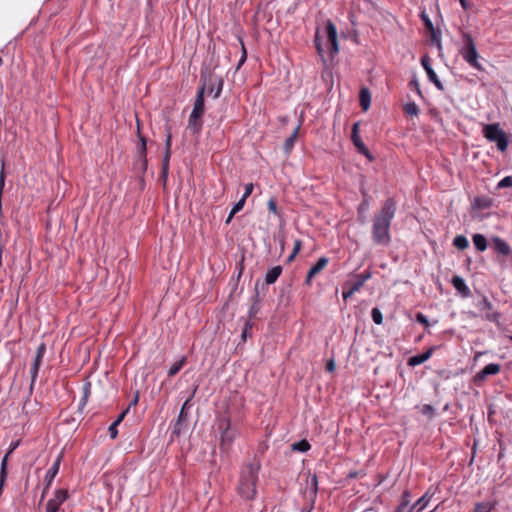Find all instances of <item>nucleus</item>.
<instances>
[{"mask_svg": "<svg viewBox=\"0 0 512 512\" xmlns=\"http://www.w3.org/2000/svg\"><path fill=\"white\" fill-rule=\"evenodd\" d=\"M397 204L393 198L384 201L372 221V240L375 244L388 246L391 242L390 227L395 217Z\"/></svg>", "mask_w": 512, "mask_h": 512, "instance_id": "1", "label": "nucleus"}, {"mask_svg": "<svg viewBox=\"0 0 512 512\" xmlns=\"http://www.w3.org/2000/svg\"><path fill=\"white\" fill-rule=\"evenodd\" d=\"M201 86L198 88L194 101L192 112L188 120V129L194 134H199L202 129V116L205 111L204 95L207 90L208 83L212 82V73L208 68L202 69L200 73Z\"/></svg>", "mask_w": 512, "mask_h": 512, "instance_id": "2", "label": "nucleus"}, {"mask_svg": "<svg viewBox=\"0 0 512 512\" xmlns=\"http://www.w3.org/2000/svg\"><path fill=\"white\" fill-rule=\"evenodd\" d=\"M259 468V465L256 463H249L241 472L238 492L247 500L253 499L256 495Z\"/></svg>", "mask_w": 512, "mask_h": 512, "instance_id": "3", "label": "nucleus"}, {"mask_svg": "<svg viewBox=\"0 0 512 512\" xmlns=\"http://www.w3.org/2000/svg\"><path fill=\"white\" fill-rule=\"evenodd\" d=\"M217 426L220 430V449L227 452L239 435V430L235 426H232L230 417L226 415H222L218 418Z\"/></svg>", "mask_w": 512, "mask_h": 512, "instance_id": "4", "label": "nucleus"}, {"mask_svg": "<svg viewBox=\"0 0 512 512\" xmlns=\"http://www.w3.org/2000/svg\"><path fill=\"white\" fill-rule=\"evenodd\" d=\"M462 58L474 69L483 71L484 68L479 62V54L477 52L474 39L469 33L462 34V46L459 50Z\"/></svg>", "mask_w": 512, "mask_h": 512, "instance_id": "5", "label": "nucleus"}, {"mask_svg": "<svg viewBox=\"0 0 512 512\" xmlns=\"http://www.w3.org/2000/svg\"><path fill=\"white\" fill-rule=\"evenodd\" d=\"M483 136L490 142L496 143L497 149L504 152L508 147V138L506 133L500 128L498 123L486 124L482 130Z\"/></svg>", "mask_w": 512, "mask_h": 512, "instance_id": "6", "label": "nucleus"}, {"mask_svg": "<svg viewBox=\"0 0 512 512\" xmlns=\"http://www.w3.org/2000/svg\"><path fill=\"white\" fill-rule=\"evenodd\" d=\"M198 389V386H196L191 395L186 399V401L183 403L180 413L178 415V418L173 426L172 429V436H179L187 427V420H188V413L187 410L191 408L192 404L191 401Z\"/></svg>", "mask_w": 512, "mask_h": 512, "instance_id": "7", "label": "nucleus"}, {"mask_svg": "<svg viewBox=\"0 0 512 512\" xmlns=\"http://www.w3.org/2000/svg\"><path fill=\"white\" fill-rule=\"evenodd\" d=\"M171 144H172V134L170 127H166V139H165V152L162 159V169H161V179L165 183L168 177L169 172V162L171 157Z\"/></svg>", "mask_w": 512, "mask_h": 512, "instance_id": "8", "label": "nucleus"}, {"mask_svg": "<svg viewBox=\"0 0 512 512\" xmlns=\"http://www.w3.org/2000/svg\"><path fill=\"white\" fill-rule=\"evenodd\" d=\"M476 307L480 312L484 314L482 317L490 322H498L500 314L498 312L493 311L492 303L487 299V297L482 296L476 303Z\"/></svg>", "mask_w": 512, "mask_h": 512, "instance_id": "9", "label": "nucleus"}, {"mask_svg": "<svg viewBox=\"0 0 512 512\" xmlns=\"http://www.w3.org/2000/svg\"><path fill=\"white\" fill-rule=\"evenodd\" d=\"M45 353H46V345L44 343H41L37 347V350H36V353L34 356V360H33V363H32L31 369H30V374H31L30 389L31 390L33 389V386L36 382V379H37V376L39 373V369L41 367Z\"/></svg>", "mask_w": 512, "mask_h": 512, "instance_id": "10", "label": "nucleus"}, {"mask_svg": "<svg viewBox=\"0 0 512 512\" xmlns=\"http://www.w3.org/2000/svg\"><path fill=\"white\" fill-rule=\"evenodd\" d=\"M326 37L330 44L329 53L333 58L339 52V43L337 38V29L335 24L331 20L326 22Z\"/></svg>", "mask_w": 512, "mask_h": 512, "instance_id": "11", "label": "nucleus"}, {"mask_svg": "<svg viewBox=\"0 0 512 512\" xmlns=\"http://www.w3.org/2000/svg\"><path fill=\"white\" fill-rule=\"evenodd\" d=\"M351 140L354 144V146L357 148V151L364 155L366 158H368L370 161L373 160V156L362 141L360 135H359V123L356 122L353 124L352 127V133H351Z\"/></svg>", "mask_w": 512, "mask_h": 512, "instance_id": "12", "label": "nucleus"}, {"mask_svg": "<svg viewBox=\"0 0 512 512\" xmlns=\"http://www.w3.org/2000/svg\"><path fill=\"white\" fill-rule=\"evenodd\" d=\"M421 65L424 68V70L426 71L429 80L436 86L437 89H439L440 91H443L444 86H443L442 82L439 80L435 71L433 70V68L431 66V59L429 58L428 55H424L421 58Z\"/></svg>", "mask_w": 512, "mask_h": 512, "instance_id": "13", "label": "nucleus"}, {"mask_svg": "<svg viewBox=\"0 0 512 512\" xmlns=\"http://www.w3.org/2000/svg\"><path fill=\"white\" fill-rule=\"evenodd\" d=\"M67 497L68 494L66 490H56L54 497L46 504V512H58L60 506L66 501Z\"/></svg>", "mask_w": 512, "mask_h": 512, "instance_id": "14", "label": "nucleus"}, {"mask_svg": "<svg viewBox=\"0 0 512 512\" xmlns=\"http://www.w3.org/2000/svg\"><path fill=\"white\" fill-rule=\"evenodd\" d=\"M61 459H62V456L59 455L57 457V459L54 461V463L52 464V466L46 472V475L44 477V489H43L42 497H44L45 493L49 490L54 478L58 474L59 469H60Z\"/></svg>", "mask_w": 512, "mask_h": 512, "instance_id": "15", "label": "nucleus"}, {"mask_svg": "<svg viewBox=\"0 0 512 512\" xmlns=\"http://www.w3.org/2000/svg\"><path fill=\"white\" fill-rule=\"evenodd\" d=\"M491 241H492L493 249L497 254L505 256V257H508L512 254L511 246L508 244L507 241H505L501 237L493 236Z\"/></svg>", "mask_w": 512, "mask_h": 512, "instance_id": "16", "label": "nucleus"}, {"mask_svg": "<svg viewBox=\"0 0 512 512\" xmlns=\"http://www.w3.org/2000/svg\"><path fill=\"white\" fill-rule=\"evenodd\" d=\"M501 366L497 363H490L480 370L474 377V382H483L488 376L496 375L500 372Z\"/></svg>", "mask_w": 512, "mask_h": 512, "instance_id": "17", "label": "nucleus"}, {"mask_svg": "<svg viewBox=\"0 0 512 512\" xmlns=\"http://www.w3.org/2000/svg\"><path fill=\"white\" fill-rule=\"evenodd\" d=\"M421 18L424 22L425 28L430 32L431 42L436 44L437 47L440 49L441 48V33H440V31L436 30L434 28L432 21L425 13H422Z\"/></svg>", "mask_w": 512, "mask_h": 512, "instance_id": "18", "label": "nucleus"}, {"mask_svg": "<svg viewBox=\"0 0 512 512\" xmlns=\"http://www.w3.org/2000/svg\"><path fill=\"white\" fill-rule=\"evenodd\" d=\"M329 259L327 257H320L316 264H314L308 271L305 284L310 286L312 283V279L320 273L328 264Z\"/></svg>", "mask_w": 512, "mask_h": 512, "instance_id": "19", "label": "nucleus"}, {"mask_svg": "<svg viewBox=\"0 0 512 512\" xmlns=\"http://www.w3.org/2000/svg\"><path fill=\"white\" fill-rule=\"evenodd\" d=\"M434 492L431 489H428L411 507L409 512H421L426 508L431 498L433 497Z\"/></svg>", "mask_w": 512, "mask_h": 512, "instance_id": "20", "label": "nucleus"}, {"mask_svg": "<svg viewBox=\"0 0 512 512\" xmlns=\"http://www.w3.org/2000/svg\"><path fill=\"white\" fill-rule=\"evenodd\" d=\"M453 287L461 294L462 297H469L471 294L470 288L465 283V280L458 275H455L451 279Z\"/></svg>", "mask_w": 512, "mask_h": 512, "instance_id": "21", "label": "nucleus"}, {"mask_svg": "<svg viewBox=\"0 0 512 512\" xmlns=\"http://www.w3.org/2000/svg\"><path fill=\"white\" fill-rule=\"evenodd\" d=\"M434 350H435V347H430L424 353L410 357L407 361L408 366L415 367V366H418V365L426 362L428 359L431 358Z\"/></svg>", "mask_w": 512, "mask_h": 512, "instance_id": "22", "label": "nucleus"}, {"mask_svg": "<svg viewBox=\"0 0 512 512\" xmlns=\"http://www.w3.org/2000/svg\"><path fill=\"white\" fill-rule=\"evenodd\" d=\"M207 89L210 93H214V98H219L223 89V80L221 77L214 78L212 75V82L208 83Z\"/></svg>", "mask_w": 512, "mask_h": 512, "instance_id": "23", "label": "nucleus"}, {"mask_svg": "<svg viewBox=\"0 0 512 512\" xmlns=\"http://www.w3.org/2000/svg\"><path fill=\"white\" fill-rule=\"evenodd\" d=\"M282 273V267L280 265L274 266L269 269L265 275V284L270 285L277 281Z\"/></svg>", "mask_w": 512, "mask_h": 512, "instance_id": "24", "label": "nucleus"}, {"mask_svg": "<svg viewBox=\"0 0 512 512\" xmlns=\"http://www.w3.org/2000/svg\"><path fill=\"white\" fill-rule=\"evenodd\" d=\"M138 137L140 140V147L138 149L139 158L143 162V168L146 169L147 167V158H146V152H147V142L146 138L140 134V128L138 127Z\"/></svg>", "mask_w": 512, "mask_h": 512, "instance_id": "25", "label": "nucleus"}, {"mask_svg": "<svg viewBox=\"0 0 512 512\" xmlns=\"http://www.w3.org/2000/svg\"><path fill=\"white\" fill-rule=\"evenodd\" d=\"M472 241L475 246V248L479 252H484L487 249L488 242L486 237L483 234L476 233L472 236Z\"/></svg>", "mask_w": 512, "mask_h": 512, "instance_id": "26", "label": "nucleus"}, {"mask_svg": "<svg viewBox=\"0 0 512 512\" xmlns=\"http://www.w3.org/2000/svg\"><path fill=\"white\" fill-rule=\"evenodd\" d=\"M299 128L300 126L298 125L293 133L285 140V143H284V151L285 153L288 155L290 154V152L292 151L293 147H294V144H295V141H296V138L298 136V132H299Z\"/></svg>", "mask_w": 512, "mask_h": 512, "instance_id": "27", "label": "nucleus"}, {"mask_svg": "<svg viewBox=\"0 0 512 512\" xmlns=\"http://www.w3.org/2000/svg\"><path fill=\"white\" fill-rule=\"evenodd\" d=\"M493 204L491 198L487 196L476 197L474 199V207L477 209H489Z\"/></svg>", "mask_w": 512, "mask_h": 512, "instance_id": "28", "label": "nucleus"}, {"mask_svg": "<svg viewBox=\"0 0 512 512\" xmlns=\"http://www.w3.org/2000/svg\"><path fill=\"white\" fill-rule=\"evenodd\" d=\"M359 100H360V105H361L362 109L364 111L368 110V108L370 107V103H371V96H370V92L367 88L361 89L360 95H359Z\"/></svg>", "mask_w": 512, "mask_h": 512, "instance_id": "29", "label": "nucleus"}, {"mask_svg": "<svg viewBox=\"0 0 512 512\" xmlns=\"http://www.w3.org/2000/svg\"><path fill=\"white\" fill-rule=\"evenodd\" d=\"M258 285H259V281H257L256 285H255L254 303L252 304V306L249 309V318L250 319L254 318L257 315V313L259 312V309H260L259 306H258V303H259Z\"/></svg>", "mask_w": 512, "mask_h": 512, "instance_id": "30", "label": "nucleus"}, {"mask_svg": "<svg viewBox=\"0 0 512 512\" xmlns=\"http://www.w3.org/2000/svg\"><path fill=\"white\" fill-rule=\"evenodd\" d=\"M453 245L459 250H465L469 246V241L464 235H457L453 239Z\"/></svg>", "mask_w": 512, "mask_h": 512, "instance_id": "31", "label": "nucleus"}, {"mask_svg": "<svg viewBox=\"0 0 512 512\" xmlns=\"http://www.w3.org/2000/svg\"><path fill=\"white\" fill-rule=\"evenodd\" d=\"M186 363V358L182 357L180 360L176 361L168 370V376L173 377L175 376L184 366Z\"/></svg>", "mask_w": 512, "mask_h": 512, "instance_id": "32", "label": "nucleus"}, {"mask_svg": "<svg viewBox=\"0 0 512 512\" xmlns=\"http://www.w3.org/2000/svg\"><path fill=\"white\" fill-rule=\"evenodd\" d=\"M314 43H315V48L317 50L318 55L320 56L321 60L325 64L326 60H325V56H324V48L322 46V42H321V39H320V34H319V30L318 29H317L316 34H315Z\"/></svg>", "mask_w": 512, "mask_h": 512, "instance_id": "33", "label": "nucleus"}, {"mask_svg": "<svg viewBox=\"0 0 512 512\" xmlns=\"http://www.w3.org/2000/svg\"><path fill=\"white\" fill-rule=\"evenodd\" d=\"M494 508V505L490 502H478L474 505L473 512H491Z\"/></svg>", "mask_w": 512, "mask_h": 512, "instance_id": "34", "label": "nucleus"}, {"mask_svg": "<svg viewBox=\"0 0 512 512\" xmlns=\"http://www.w3.org/2000/svg\"><path fill=\"white\" fill-rule=\"evenodd\" d=\"M82 392H83V395H82V398H81V401H80V407H84L88 401V398L91 394V383L90 382H85L84 385H83V388H82Z\"/></svg>", "mask_w": 512, "mask_h": 512, "instance_id": "35", "label": "nucleus"}, {"mask_svg": "<svg viewBox=\"0 0 512 512\" xmlns=\"http://www.w3.org/2000/svg\"><path fill=\"white\" fill-rule=\"evenodd\" d=\"M308 485L311 488V497L313 498V501H315L318 492V478L316 474L311 476Z\"/></svg>", "mask_w": 512, "mask_h": 512, "instance_id": "36", "label": "nucleus"}, {"mask_svg": "<svg viewBox=\"0 0 512 512\" xmlns=\"http://www.w3.org/2000/svg\"><path fill=\"white\" fill-rule=\"evenodd\" d=\"M310 444L307 440H300L292 444V449L299 452H306L310 449Z\"/></svg>", "mask_w": 512, "mask_h": 512, "instance_id": "37", "label": "nucleus"}, {"mask_svg": "<svg viewBox=\"0 0 512 512\" xmlns=\"http://www.w3.org/2000/svg\"><path fill=\"white\" fill-rule=\"evenodd\" d=\"M371 317L375 324L381 325L383 323V315L379 308L374 307L371 310Z\"/></svg>", "mask_w": 512, "mask_h": 512, "instance_id": "38", "label": "nucleus"}, {"mask_svg": "<svg viewBox=\"0 0 512 512\" xmlns=\"http://www.w3.org/2000/svg\"><path fill=\"white\" fill-rule=\"evenodd\" d=\"M404 110L408 115L416 116L419 113V108L416 103L409 102L404 106Z\"/></svg>", "mask_w": 512, "mask_h": 512, "instance_id": "39", "label": "nucleus"}, {"mask_svg": "<svg viewBox=\"0 0 512 512\" xmlns=\"http://www.w3.org/2000/svg\"><path fill=\"white\" fill-rule=\"evenodd\" d=\"M512 187V176H506L497 184L498 189Z\"/></svg>", "mask_w": 512, "mask_h": 512, "instance_id": "40", "label": "nucleus"}, {"mask_svg": "<svg viewBox=\"0 0 512 512\" xmlns=\"http://www.w3.org/2000/svg\"><path fill=\"white\" fill-rule=\"evenodd\" d=\"M348 286H351L356 292L361 289L364 283L358 278V275H355L351 282H347Z\"/></svg>", "mask_w": 512, "mask_h": 512, "instance_id": "41", "label": "nucleus"}, {"mask_svg": "<svg viewBox=\"0 0 512 512\" xmlns=\"http://www.w3.org/2000/svg\"><path fill=\"white\" fill-rule=\"evenodd\" d=\"M355 292L356 291L351 286H348V283H345L343 285L342 296H343L344 300H347L348 298H350Z\"/></svg>", "mask_w": 512, "mask_h": 512, "instance_id": "42", "label": "nucleus"}, {"mask_svg": "<svg viewBox=\"0 0 512 512\" xmlns=\"http://www.w3.org/2000/svg\"><path fill=\"white\" fill-rule=\"evenodd\" d=\"M409 501H410V492L409 491H404L403 494H402V497H401V505L398 508L397 512H400V510L402 508L407 506L409 504Z\"/></svg>", "mask_w": 512, "mask_h": 512, "instance_id": "43", "label": "nucleus"}, {"mask_svg": "<svg viewBox=\"0 0 512 512\" xmlns=\"http://www.w3.org/2000/svg\"><path fill=\"white\" fill-rule=\"evenodd\" d=\"M416 321L422 325H424L426 328L430 326L428 318L421 312L416 314Z\"/></svg>", "mask_w": 512, "mask_h": 512, "instance_id": "44", "label": "nucleus"}, {"mask_svg": "<svg viewBox=\"0 0 512 512\" xmlns=\"http://www.w3.org/2000/svg\"><path fill=\"white\" fill-rule=\"evenodd\" d=\"M246 200L241 198L237 203L234 204L233 208L231 209V214L232 215H235L236 213H238L240 210H242L244 204H245Z\"/></svg>", "mask_w": 512, "mask_h": 512, "instance_id": "45", "label": "nucleus"}, {"mask_svg": "<svg viewBox=\"0 0 512 512\" xmlns=\"http://www.w3.org/2000/svg\"><path fill=\"white\" fill-rule=\"evenodd\" d=\"M267 207H268L269 212H271V213H273L275 215L278 214V209H277V204H276L275 199L270 198L268 200Z\"/></svg>", "mask_w": 512, "mask_h": 512, "instance_id": "46", "label": "nucleus"}, {"mask_svg": "<svg viewBox=\"0 0 512 512\" xmlns=\"http://www.w3.org/2000/svg\"><path fill=\"white\" fill-rule=\"evenodd\" d=\"M252 329V323L250 321H246L244 328L242 330L241 338L245 341L249 335V331Z\"/></svg>", "mask_w": 512, "mask_h": 512, "instance_id": "47", "label": "nucleus"}, {"mask_svg": "<svg viewBox=\"0 0 512 512\" xmlns=\"http://www.w3.org/2000/svg\"><path fill=\"white\" fill-rule=\"evenodd\" d=\"M422 413L429 417H433L435 415V409L431 405L425 404L422 407Z\"/></svg>", "mask_w": 512, "mask_h": 512, "instance_id": "48", "label": "nucleus"}, {"mask_svg": "<svg viewBox=\"0 0 512 512\" xmlns=\"http://www.w3.org/2000/svg\"><path fill=\"white\" fill-rule=\"evenodd\" d=\"M117 427H118V424L113 421L112 424L108 428L109 435L112 439H115L118 436Z\"/></svg>", "mask_w": 512, "mask_h": 512, "instance_id": "49", "label": "nucleus"}, {"mask_svg": "<svg viewBox=\"0 0 512 512\" xmlns=\"http://www.w3.org/2000/svg\"><path fill=\"white\" fill-rule=\"evenodd\" d=\"M367 208H368V202H367V201H363V202L359 205V207H358V214H359V215H361V213H364V212L367 210ZM359 220H360L361 222H364V221H365L364 217H361V216H359Z\"/></svg>", "mask_w": 512, "mask_h": 512, "instance_id": "50", "label": "nucleus"}, {"mask_svg": "<svg viewBox=\"0 0 512 512\" xmlns=\"http://www.w3.org/2000/svg\"><path fill=\"white\" fill-rule=\"evenodd\" d=\"M253 188H254V186L252 183L247 184L245 186V191H244L242 198L246 200L252 194Z\"/></svg>", "mask_w": 512, "mask_h": 512, "instance_id": "51", "label": "nucleus"}, {"mask_svg": "<svg viewBox=\"0 0 512 512\" xmlns=\"http://www.w3.org/2000/svg\"><path fill=\"white\" fill-rule=\"evenodd\" d=\"M358 278L365 283L367 280L371 278V272L370 271H364L363 273L357 274Z\"/></svg>", "mask_w": 512, "mask_h": 512, "instance_id": "52", "label": "nucleus"}, {"mask_svg": "<svg viewBox=\"0 0 512 512\" xmlns=\"http://www.w3.org/2000/svg\"><path fill=\"white\" fill-rule=\"evenodd\" d=\"M301 247H302V241L299 239L295 240L292 253H294V255H297L299 253V251L301 250Z\"/></svg>", "mask_w": 512, "mask_h": 512, "instance_id": "53", "label": "nucleus"}, {"mask_svg": "<svg viewBox=\"0 0 512 512\" xmlns=\"http://www.w3.org/2000/svg\"><path fill=\"white\" fill-rule=\"evenodd\" d=\"M128 412V409H126L125 411H123L122 413H120L118 415V417L116 418V420H114V422H116L118 425L124 420L126 414Z\"/></svg>", "mask_w": 512, "mask_h": 512, "instance_id": "54", "label": "nucleus"}, {"mask_svg": "<svg viewBox=\"0 0 512 512\" xmlns=\"http://www.w3.org/2000/svg\"><path fill=\"white\" fill-rule=\"evenodd\" d=\"M459 1L464 10H468L471 7V4L469 3L468 0H459Z\"/></svg>", "mask_w": 512, "mask_h": 512, "instance_id": "55", "label": "nucleus"}, {"mask_svg": "<svg viewBox=\"0 0 512 512\" xmlns=\"http://www.w3.org/2000/svg\"><path fill=\"white\" fill-rule=\"evenodd\" d=\"M247 59V52L246 49H244V57H241L237 66V69H239L246 61Z\"/></svg>", "mask_w": 512, "mask_h": 512, "instance_id": "56", "label": "nucleus"}, {"mask_svg": "<svg viewBox=\"0 0 512 512\" xmlns=\"http://www.w3.org/2000/svg\"><path fill=\"white\" fill-rule=\"evenodd\" d=\"M326 369L330 372L334 371L335 369V363L333 360H330L327 365H326Z\"/></svg>", "mask_w": 512, "mask_h": 512, "instance_id": "57", "label": "nucleus"}, {"mask_svg": "<svg viewBox=\"0 0 512 512\" xmlns=\"http://www.w3.org/2000/svg\"><path fill=\"white\" fill-rule=\"evenodd\" d=\"M410 85H411L412 87H414V88L417 90V93H418V94H420V93H421V92H420V88H419V83H418V81H417L416 79L412 80V81L410 82Z\"/></svg>", "mask_w": 512, "mask_h": 512, "instance_id": "58", "label": "nucleus"}, {"mask_svg": "<svg viewBox=\"0 0 512 512\" xmlns=\"http://www.w3.org/2000/svg\"><path fill=\"white\" fill-rule=\"evenodd\" d=\"M18 445H19L18 441L12 443L11 446H10V449H9V451L7 453L11 454L17 448Z\"/></svg>", "mask_w": 512, "mask_h": 512, "instance_id": "59", "label": "nucleus"}, {"mask_svg": "<svg viewBox=\"0 0 512 512\" xmlns=\"http://www.w3.org/2000/svg\"><path fill=\"white\" fill-rule=\"evenodd\" d=\"M311 502H312V503H311L310 508H309V509H302V510H301V512H310V511L313 509L314 502H315V501H313V498H312V497H311Z\"/></svg>", "mask_w": 512, "mask_h": 512, "instance_id": "60", "label": "nucleus"}, {"mask_svg": "<svg viewBox=\"0 0 512 512\" xmlns=\"http://www.w3.org/2000/svg\"><path fill=\"white\" fill-rule=\"evenodd\" d=\"M233 217H234V215H232L231 212H230L228 217H227V219H226V224H229Z\"/></svg>", "mask_w": 512, "mask_h": 512, "instance_id": "61", "label": "nucleus"}, {"mask_svg": "<svg viewBox=\"0 0 512 512\" xmlns=\"http://www.w3.org/2000/svg\"><path fill=\"white\" fill-rule=\"evenodd\" d=\"M296 255H294V253H291L288 258H287V261L288 262H291L294 258H295Z\"/></svg>", "mask_w": 512, "mask_h": 512, "instance_id": "62", "label": "nucleus"}, {"mask_svg": "<svg viewBox=\"0 0 512 512\" xmlns=\"http://www.w3.org/2000/svg\"><path fill=\"white\" fill-rule=\"evenodd\" d=\"M0 185H1V188L4 186V177H3V175H1Z\"/></svg>", "mask_w": 512, "mask_h": 512, "instance_id": "63", "label": "nucleus"}, {"mask_svg": "<svg viewBox=\"0 0 512 512\" xmlns=\"http://www.w3.org/2000/svg\"><path fill=\"white\" fill-rule=\"evenodd\" d=\"M241 45H242V54H241V57H244V49H245V47H244V44H243V42H242V41H241Z\"/></svg>", "mask_w": 512, "mask_h": 512, "instance_id": "64", "label": "nucleus"}]
</instances>
